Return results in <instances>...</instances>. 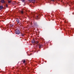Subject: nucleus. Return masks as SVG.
I'll use <instances>...</instances> for the list:
<instances>
[{
    "instance_id": "nucleus-1",
    "label": "nucleus",
    "mask_w": 74,
    "mask_h": 74,
    "mask_svg": "<svg viewBox=\"0 0 74 74\" xmlns=\"http://www.w3.org/2000/svg\"><path fill=\"white\" fill-rule=\"evenodd\" d=\"M32 15H34L33 17L36 19H38L40 18V16H41V14H39L38 16H36V15H34L35 14V13H34L32 14Z\"/></svg>"
},
{
    "instance_id": "nucleus-2",
    "label": "nucleus",
    "mask_w": 74,
    "mask_h": 74,
    "mask_svg": "<svg viewBox=\"0 0 74 74\" xmlns=\"http://www.w3.org/2000/svg\"><path fill=\"white\" fill-rule=\"evenodd\" d=\"M15 33L17 34H20V30L18 29H16L15 30Z\"/></svg>"
},
{
    "instance_id": "nucleus-3",
    "label": "nucleus",
    "mask_w": 74,
    "mask_h": 74,
    "mask_svg": "<svg viewBox=\"0 0 74 74\" xmlns=\"http://www.w3.org/2000/svg\"><path fill=\"white\" fill-rule=\"evenodd\" d=\"M32 42L33 43H36V44H38V41H35V40L34 39H33L32 40Z\"/></svg>"
},
{
    "instance_id": "nucleus-4",
    "label": "nucleus",
    "mask_w": 74,
    "mask_h": 74,
    "mask_svg": "<svg viewBox=\"0 0 74 74\" xmlns=\"http://www.w3.org/2000/svg\"><path fill=\"white\" fill-rule=\"evenodd\" d=\"M21 63H22V64H24L25 65L26 64V60H22L21 62Z\"/></svg>"
},
{
    "instance_id": "nucleus-5",
    "label": "nucleus",
    "mask_w": 74,
    "mask_h": 74,
    "mask_svg": "<svg viewBox=\"0 0 74 74\" xmlns=\"http://www.w3.org/2000/svg\"><path fill=\"white\" fill-rule=\"evenodd\" d=\"M37 45H39V46L40 48H42V47H43V45H42L41 44H39V43L37 44Z\"/></svg>"
},
{
    "instance_id": "nucleus-6",
    "label": "nucleus",
    "mask_w": 74,
    "mask_h": 74,
    "mask_svg": "<svg viewBox=\"0 0 74 74\" xmlns=\"http://www.w3.org/2000/svg\"><path fill=\"white\" fill-rule=\"evenodd\" d=\"M1 3H3V4H5V1H4V0H1Z\"/></svg>"
},
{
    "instance_id": "nucleus-7",
    "label": "nucleus",
    "mask_w": 74,
    "mask_h": 74,
    "mask_svg": "<svg viewBox=\"0 0 74 74\" xmlns=\"http://www.w3.org/2000/svg\"><path fill=\"white\" fill-rule=\"evenodd\" d=\"M16 21L18 23H19V20H18V19L16 18Z\"/></svg>"
},
{
    "instance_id": "nucleus-8",
    "label": "nucleus",
    "mask_w": 74,
    "mask_h": 74,
    "mask_svg": "<svg viewBox=\"0 0 74 74\" xmlns=\"http://www.w3.org/2000/svg\"><path fill=\"white\" fill-rule=\"evenodd\" d=\"M3 8V5H0V10H2Z\"/></svg>"
},
{
    "instance_id": "nucleus-9",
    "label": "nucleus",
    "mask_w": 74,
    "mask_h": 74,
    "mask_svg": "<svg viewBox=\"0 0 74 74\" xmlns=\"http://www.w3.org/2000/svg\"><path fill=\"white\" fill-rule=\"evenodd\" d=\"M34 26H37V24L36 23H34Z\"/></svg>"
},
{
    "instance_id": "nucleus-10",
    "label": "nucleus",
    "mask_w": 74,
    "mask_h": 74,
    "mask_svg": "<svg viewBox=\"0 0 74 74\" xmlns=\"http://www.w3.org/2000/svg\"><path fill=\"white\" fill-rule=\"evenodd\" d=\"M8 3H11V1L8 0Z\"/></svg>"
},
{
    "instance_id": "nucleus-11",
    "label": "nucleus",
    "mask_w": 74,
    "mask_h": 74,
    "mask_svg": "<svg viewBox=\"0 0 74 74\" xmlns=\"http://www.w3.org/2000/svg\"><path fill=\"white\" fill-rule=\"evenodd\" d=\"M10 25V27H12V26H13V24H11Z\"/></svg>"
},
{
    "instance_id": "nucleus-12",
    "label": "nucleus",
    "mask_w": 74,
    "mask_h": 74,
    "mask_svg": "<svg viewBox=\"0 0 74 74\" xmlns=\"http://www.w3.org/2000/svg\"><path fill=\"white\" fill-rule=\"evenodd\" d=\"M21 14H23V11H21Z\"/></svg>"
},
{
    "instance_id": "nucleus-13",
    "label": "nucleus",
    "mask_w": 74,
    "mask_h": 74,
    "mask_svg": "<svg viewBox=\"0 0 74 74\" xmlns=\"http://www.w3.org/2000/svg\"><path fill=\"white\" fill-rule=\"evenodd\" d=\"M32 2H33V3H34V2H35V0H34L32 1Z\"/></svg>"
},
{
    "instance_id": "nucleus-14",
    "label": "nucleus",
    "mask_w": 74,
    "mask_h": 74,
    "mask_svg": "<svg viewBox=\"0 0 74 74\" xmlns=\"http://www.w3.org/2000/svg\"><path fill=\"white\" fill-rule=\"evenodd\" d=\"M22 2H25V0H22Z\"/></svg>"
},
{
    "instance_id": "nucleus-15",
    "label": "nucleus",
    "mask_w": 74,
    "mask_h": 74,
    "mask_svg": "<svg viewBox=\"0 0 74 74\" xmlns=\"http://www.w3.org/2000/svg\"><path fill=\"white\" fill-rule=\"evenodd\" d=\"M7 6H8L7 4H6V7H8Z\"/></svg>"
},
{
    "instance_id": "nucleus-16",
    "label": "nucleus",
    "mask_w": 74,
    "mask_h": 74,
    "mask_svg": "<svg viewBox=\"0 0 74 74\" xmlns=\"http://www.w3.org/2000/svg\"><path fill=\"white\" fill-rule=\"evenodd\" d=\"M21 36H23V34H21Z\"/></svg>"
},
{
    "instance_id": "nucleus-17",
    "label": "nucleus",
    "mask_w": 74,
    "mask_h": 74,
    "mask_svg": "<svg viewBox=\"0 0 74 74\" xmlns=\"http://www.w3.org/2000/svg\"><path fill=\"white\" fill-rule=\"evenodd\" d=\"M29 1H32V0H29Z\"/></svg>"
},
{
    "instance_id": "nucleus-18",
    "label": "nucleus",
    "mask_w": 74,
    "mask_h": 74,
    "mask_svg": "<svg viewBox=\"0 0 74 74\" xmlns=\"http://www.w3.org/2000/svg\"><path fill=\"white\" fill-rule=\"evenodd\" d=\"M73 15H74V13H73Z\"/></svg>"
},
{
    "instance_id": "nucleus-19",
    "label": "nucleus",
    "mask_w": 74,
    "mask_h": 74,
    "mask_svg": "<svg viewBox=\"0 0 74 74\" xmlns=\"http://www.w3.org/2000/svg\"><path fill=\"white\" fill-rule=\"evenodd\" d=\"M45 62H47V61H46Z\"/></svg>"
},
{
    "instance_id": "nucleus-20",
    "label": "nucleus",
    "mask_w": 74,
    "mask_h": 74,
    "mask_svg": "<svg viewBox=\"0 0 74 74\" xmlns=\"http://www.w3.org/2000/svg\"><path fill=\"white\" fill-rule=\"evenodd\" d=\"M42 16V14H41Z\"/></svg>"
}]
</instances>
